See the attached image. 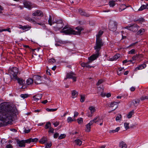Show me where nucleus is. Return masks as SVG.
Masks as SVG:
<instances>
[{
	"label": "nucleus",
	"instance_id": "1",
	"mask_svg": "<svg viewBox=\"0 0 148 148\" xmlns=\"http://www.w3.org/2000/svg\"><path fill=\"white\" fill-rule=\"evenodd\" d=\"M17 111L15 108L6 102L0 104V127L6 125L12 121Z\"/></svg>",
	"mask_w": 148,
	"mask_h": 148
},
{
	"label": "nucleus",
	"instance_id": "2",
	"mask_svg": "<svg viewBox=\"0 0 148 148\" xmlns=\"http://www.w3.org/2000/svg\"><path fill=\"white\" fill-rule=\"evenodd\" d=\"M103 33V32L101 30L99 31L98 34L96 35V40L95 45L94 47V49L95 50L96 53L93 54L89 58V60H93L96 59L99 56V51L101 47L103 45L104 43L100 37Z\"/></svg>",
	"mask_w": 148,
	"mask_h": 148
},
{
	"label": "nucleus",
	"instance_id": "3",
	"mask_svg": "<svg viewBox=\"0 0 148 148\" xmlns=\"http://www.w3.org/2000/svg\"><path fill=\"white\" fill-rule=\"evenodd\" d=\"M75 29L77 30V31H76L71 28L65 26L61 30V32L66 35H78L81 34V32L83 30L82 28L81 27H77L75 28Z\"/></svg>",
	"mask_w": 148,
	"mask_h": 148
},
{
	"label": "nucleus",
	"instance_id": "4",
	"mask_svg": "<svg viewBox=\"0 0 148 148\" xmlns=\"http://www.w3.org/2000/svg\"><path fill=\"white\" fill-rule=\"evenodd\" d=\"M140 27L136 24H134L131 25L130 26H128L125 27V28L133 32H136L137 31Z\"/></svg>",
	"mask_w": 148,
	"mask_h": 148
},
{
	"label": "nucleus",
	"instance_id": "5",
	"mask_svg": "<svg viewBox=\"0 0 148 148\" xmlns=\"http://www.w3.org/2000/svg\"><path fill=\"white\" fill-rule=\"evenodd\" d=\"M117 23L116 22L113 21H110L109 25L110 30L112 31H115L117 29Z\"/></svg>",
	"mask_w": 148,
	"mask_h": 148
},
{
	"label": "nucleus",
	"instance_id": "6",
	"mask_svg": "<svg viewBox=\"0 0 148 148\" xmlns=\"http://www.w3.org/2000/svg\"><path fill=\"white\" fill-rule=\"evenodd\" d=\"M55 23H56V25L53 27V28L55 29V30L60 29L63 26V23L62 21L61 20L56 21L55 22Z\"/></svg>",
	"mask_w": 148,
	"mask_h": 148
},
{
	"label": "nucleus",
	"instance_id": "7",
	"mask_svg": "<svg viewBox=\"0 0 148 148\" xmlns=\"http://www.w3.org/2000/svg\"><path fill=\"white\" fill-rule=\"evenodd\" d=\"M34 83L36 84H40L42 83V79L41 77L38 75H35L34 76Z\"/></svg>",
	"mask_w": 148,
	"mask_h": 148
},
{
	"label": "nucleus",
	"instance_id": "8",
	"mask_svg": "<svg viewBox=\"0 0 148 148\" xmlns=\"http://www.w3.org/2000/svg\"><path fill=\"white\" fill-rule=\"evenodd\" d=\"M23 4L25 8L29 10H31L32 8L34 7L32 3L29 1L24 0L23 1Z\"/></svg>",
	"mask_w": 148,
	"mask_h": 148
},
{
	"label": "nucleus",
	"instance_id": "9",
	"mask_svg": "<svg viewBox=\"0 0 148 148\" xmlns=\"http://www.w3.org/2000/svg\"><path fill=\"white\" fill-rule=\"evenodd\" d=\"M18 72V68L16 67H14L12 68L10 72V73L14 79L16 78Z\"/></svg>",
	"mask_w": 148,
	"mask_h": 148
},
{
	"label": "nucleus",
	"instance_id": "10",
	"mask_svg": "<svg viewBox=\"0 0 148 148\" xmlns=\"http://www.w3.org/2000/svg\"><path fill=\"white\" fill-rule=\"evenodd\" d=\"M32 15L34 16H42L43 15V13L42 11L39 10H37L33 13Z\"/></svg>",
	"mask_w": 148,
	"mask_h": 148
},
{
	"label": "nucleus",
	"instance_id": "11",
	"mask_svg": "<svg viewBox=\"0 0 148 148\" xmlns=\"http://www.w3.org/2000/svg\"><path fill=\"white\" fill-rule=\"evenodd\" d=\"M120 103L119 102H112L110 104L109 107L111 108L114 107L112 111L114 110L118 107V104Z\"/></svg>",
	"mask_w": 148,
	"mask_h": 148
},
{
	"label": "nucleus",
	"instance_id": "12",
	"mask_svg": "<svg viewBox=\"0 0 148 148\" xmlns=\"http://www.w3.org/2000/svg\"><path fill=\"white\" fill-rule=\"evenodd\" d=\"M89 110L90 111V113L89 112L88 113V116L89 117H91L93 113L96 111L95 107L93 106H90L89 108Z\"/></svg>",
	"mask_w": 148,
	"mask_h": 148
},
{
	"label": "nucleus",
	"instance_id": "13",
	"mask_svg": "<svg viewBox=\"0 0 148 148\" xmlns=\"http://www.w3.org/2000/svg\"><path fill=\"white\" fill-rule=\"evenodd\" d=\"M42 96V94H37L33 96V98L34 101H37L38 100L41 99Z\"/></svg>",
	"mask_w": 148,
	"mask_h": 148
},
{
	"label": "nucleus",
	"instance_id": "14",
	"mask_svg": "<svg viewBox=\"0 0 148 148\" xmlns=\"http://www.w3.org/2000/svg\"><path fill=\"white\" fill-rule=\"evenodd\" d=\"M78 11L79 13L82 16H84L86 17L90 16L89 14L87 13L85 11L83 10L79 9Z\"/></svg>",
	"mask_w": 148,
	"mask_h": 148
},
{
	"label": "nucleus",
	"instance_id": "15",
	"mask_svg": "<svg viewBox=\"0 0 148 148\" xmlns=\"http://www.w3.org/2000/svg\"><path fill=\"white\" fill-rule=\"evenodd\" d=\"M17 143L18 144V145L19 146L21 147H24L25 146V143L24 140H22L21 141L18 140L17 141Z\"/></svg>",
	"mask_w": 148,
	"mask_h": 148
},
{
	"label": "nucleus",
	"instance_id": "16",
	"mask_svg": "<svg viewBox=\"0 0 148 148\" xmlns=\"http://www.w3.org/2000/svg\"><path fill=\"white\" fill-rule=\"evenodd\" d=\"M14 79L17 80L18 83L21 85H23L25 83V81L21 78H19L17 77Z\"/></svg>",
	"mask_w": 148,
	"mask_h": 148
},
{
	"label": "nucleus",
	"instance_id": "17",
	"mask_svg": "<svg viewBox=\"0 0 148 148\" xmlns=\"http://www.w3.org/2000/svg\"><path fill=\"white\" fill-rule=\"evenodd\" d=\"M146 67V65L145 63L143 64L139 65L138 67L136 68L135 70H141L145 68Z\"/></svg>",
	"mask_w": 148,
	"mask_h": 148
},
{
	"label": "nucleus",
	"instance_id": "18",
	"mask_svg": "<svg viewBox=\"0 0 148 148\" xmlns=\"http://www.w3.org/2000/svg\"><path fill=\"white\" fill-rule=\"evenodd\" d=\"M134 21L138 23H142L145 22V19L143 18H140L138 19H134Z\"/></svg>",
	"mask_w": 148,
	"mask_h": 148
},
{
	"label": "nucleus",
	"instance_id": "19",
	"mask_svg": "<svg viewBox=\"0 0 148 148\" xmlns=\"http://www.w3.org/2000/svg\"><path fill=\"white\" fill-rule=\"evenodd\" d=\"M95 119H96L95 121V123H100L101 122H103V119L102 118H101L100 117L98 116H97L95 117Z\"/></svg>",
	"mask_w": 148,
	"mask_h": 148
},
{
	"label": "nucleus",
	"instance_id": "20",
	"mask_svg": "<svg viewBox=\"0 0 148 148\" xmlns=\"http://www.w3.org/2000/svg\"><path fill=\"white\" fill-rule=\"evenodd\" d=\"M47 137H43L40 139L39 142L41 144H44L47 142Z\"/></svg>",
	"mask_w": 148,
	"mask_h": 148
},
{
	"label": "nucleus",
	"instance_id": "21",
	"mask_svg": "<svg viewBox=\"0 0 148 148\" xmlns=\"http://www.w3.org/2000/svg\"><path fill=\"white\" fill-rule=\"evenodd\" d=\"M143 57V55L141 54H136V55L134 56H133L132 59L133 60H136L137 59H138L139 58L142 57Z\"/></svg>",
	"mask_w": 148,
	"mask_h": 148
},
{
	"label": "nucleus",
	"instance_id": "22",
	"mask_svg": "<svg viewBox=\"0 0 148 148\" xmlns=\"http://www.w3.org/2000/svg\"><path fill=\"white\" fill-rule=\"evenodd\" d=\"M48 22L49 24L51 26L55 23V21L52 22V17L51 15H49Z\"/></svg>",
	"mask_w": 148,
	"mask_h": 148
},
{
	"label": "nucleus",
	"instance_id": "23",
	"mask_svg": "<svg viewBox=\"0 0 148 148\" xmlns=\"http://www.w3.org/2000/svg\"><path fill=\"white\" fill-rule=\"evenodd\" d=\"M140 101V100L139 99H135L132 102L134 106H137L139 104Z\"/></svg>",
	"mask_w": 148,
	"mask_h": 148
},
{
	"label": "nucleus",
	"instance_id": "24",
	"mask_svg": "<svg viewBox=\"0 0 148 148\" xmlns=\"http://www.w3.org/2000/svg\"><path fill=\"white\" fill-rule=\"evenodd\" d=\"M119 147L121 148H126L127 145L124 142L122 141L120 143Z\"/></svg>",
	"mask_w": 148,
	"mask_h": 148
},
{
	"label": "nucleus",
	"instance_id": "25",
	"mask_svg": "<svg viewBox=\"0 0 148 148\" xmlns=\"http://www.w3.org/2000/svg\"><path fill=\"white\" fill-rule=\"evenodd\" d=\"M72 97L74 98L76 97L78 95V92L75 90H72L71 92Z\"/></svg>",
	"mask_w": 148,
	"mask_h": 148
},
{
	"label": "nucleus",
	"instance_id": "26",
	"mask_svg": "<svg viewBox=\"0 0 148 148\" xmlns=\"http://www.w3.org/2000/svg\"><path fill=\"white\" fill-rule=\"evenodd\" d=\"M74 75L73 73H67L66 75V77L65 78V79H66L67 78H72L73 76V75Z\"/></svg>",
	"mask_w": 148,
	"mask_h": 148
},
{
	"label": "nucleus",
	"instance_id": "27",
	"mask_svg": "<svg viewBox=\"0 0 148 148\" xmlns=\"http://www.w3.org/2000/svg\"><path fill=\"white\" fill-rule=\"evenodd\" d=\"M120 56V55L119 53H117L115 55H114L112 58V61L116 60H117L119 58Z\"/></svg>",
	"mask_w": 148,
	"mask_h": 148
},
{
	"label": "nucleus",
	"instance_id": "28",
	"mask_svg": "<svg viewBox=\"0 0 148 148\" xmlns=\"http://www.w3.org/2000/svg\"><path fill=\"white\" fill-rule=\"evenodd\" d=\"M26 83L28 85L31 84L33 83V80L31 78H29L27 80Z\"/></svg>",
	"mask_w": 148,
	"mask_h": 148
},
{
	"label": "nucleus",
	"instance_id": "29",
	"mask_svg": "<svg viewBox=\"0 0 148 148\" xmlns=\"http://www.w3.org/2000/svg\"><path fill=\"white\" fill-rule=\"evenodd\" d=\"M75 142L76 145L79 146L81 145L82 144V141L79 139H76L75 141Z\"/></svg>",
	"mask_w": 148,
	"mask_h": 148
},
{
	"label": "nucleus",
	"instance_id": "30",
	"mask_svg": "<svg viewBox=\"0 0 148 148\" xmlns=\"http://www.w3.org/2000/svg\"><path fill=\"white\" fill-rule=\"evenodd\" d=\"M31 28V27L28 25H25L23 26L22 29L27 31L29 30Z\"/></svg>",
	"mask_w": 148,
	"mask_h": 148
},
{
	"label": "nucleus",
	"instance_id": "31",
	"mask_svg": "<svg viewBox=\"0 0 148 148\" xmlns=\"http://www.w3.org/2000/svg\"><path fill=\"white\" fill-rule=\"evenodd\" d=\"M134 110H132V111L129 112L127 116V118L129 119L130 118L132 117V115L134 114Z\"/></svg>",
	"mask_w": 148,
	"mask_h": 148
},
{
	"label": "nucleus",
	"instance_id": "32",
	"mask_svg": "<svg viewBox=\"0 0 148 148\" xmlns=\"http://www.w3.org/2000/svg\"><path fill=\"white\" fill-rule=\"evenodd\" d=\"M90 126L91 125L88 123L86 125V129H85V130L86 132H89L90 131L91 128Z\"/></svg>",
	"mask_w": 148,
	"mask_h": 148
},
{
	"label": "nucleus",
	"instance_id": "33",
	"mask_svg": "<svg viewBox=\"0 0 148 148\" xmlns=\"http://www.w3.org/2000/svg\"><path fill=\"white\" fill-rule=\"evenodd\" d=\"M120 129V127H117L115 130H110L109 133H114L115 132H117Z\"/></svg>",
	"mask_w": 148,
	"mask_h": 148
},
{
	"label": "nucleus",
	"instance_id": "34",
	"mask_svg": "<svg viewBox=\"0 0 148 148\" xmlns=\"http://www.w3.org/2000/svg\"><path fill=\"white\" fill-rule=\"evenodd\" d=\"M145 32V29H144L141 28L137 32V35H140L143 33Z\"/></svg>",
	"mask_w": 148,
	"mask_h": 148
},
{
	"label": "nucleus",
	"instance_id": "35",
	"mask_svg": "<svg viewBox=\"0 0 148 148\" xmlns=\"http://www.w3.org/2000/svg\"><path fill=\"white\" fill-rule=\"evenodd\" d=\"M122 118V115L120 114H119L116 118V121H120Z\"/></svg>",
	"mask_w": 148,
	"mask_h": 148
},
{
	"label": "nucleus",
	"instance_id": "36",
	"mask_svg": "<svg viewBox=\"0 0 148 148\" xmlns=\"http://www.w3.org/2000/svg\"><path fill=\"white\" fill-rule=\"evenodd\" d=\"M123 70H124V71L125 70V69H124L123 68H119L118 69V71L117 72V74H118V75H121V74H122V73L120 72L123 71Z\"/></svg>",
	"mask_w": 148,
	"mask_h": 148
},
{
	"label": "nucleus",
	"instance_id": "37",
	"mask_svg": "<svg viewBox=\"0 0 148 148\" xmlns=\"http://www.w3.org/2000/svg\"><path fill=\"white\" fill-rule=\"evenodd\" d=\"M80 101L81 102L83 103L84 102L85 100V95H80Z\"/></svg>",
	"mask_w": 148,
	"mask_h": 148
},
{
	"label": "nucleus",
	"instance_id": "38",
	"mask_svg": "<svg viewBox=\"0 0 148 148\" xmlns=\"http://www.w3.org/2000/svg\"><path fill=\"white\" fill-rule=\"evenodd\" d=\"M90 57H89L88 58V59L89 60V62L88 63H86V66L85 67H86V68H90L92 66H90L88 64V63H90L92 61H93V60H89V58Z\"/></svg>",
	"mask_w": 148,
	"mask_h": 148
},
{
	"label": "nucleus",
	"instance_id": "39",
	"mask_svg": "<svg viewBox=\"0 0 148 148\" xmlns=\"http://www.w3.org/2000/svg\"><path fill=\"white\" fill-rule=\"evenodd\" d=\"M51 126V124L49 122L47 123L45 125V128L46 129H47L50 127Z\"/></svg>",
	"mask_w": 148,
	"mask_h": 148
},
{
	"label": "nucleus",
	"instance_id": "40",
	"mask_svg": "<svg viewBox=\"0 0 148 148\" xmlns=\"http://www.w3.org/2000/svg\"><path fill=\"white\" fill-rule=\"evenodd\" d=\"M109 4L110 7H113L115 5V1H110L109 2Z\"/></svg>",
	"mask_w": 148,
	"mask_h": 148
},
{
	"label": "nucleus",
	"instance_id": "41",
	"mask_svg": "<svg viewBox=\"0 0 148 148\" xmlns=\"http://www.w3.org/2000/svg\"><path fill=\"white\" fill-rule=\"evenodd\" d=\"M66 135L65 134H61L58 137V139L59 140L62 139L66 137Z\"/></svg>",
	"mask_w": 148,
	"mask_h": 148
},
{
	"label": "nucleus",
	"instance_id": "42",
	"mask_svg": "<svg viewBox=\"0 0 148 148\" xmlns=\"http://www.w3.org/2000/svg\"><path fill=\"white\" fill-rule=\"evenodd\" d=\"M146 9V5H142L140 7L139 9V11H142L143 10Z\"/></svg>",
	"mask_w": 148,
	"mask_h": 148
},
{
	"label": "nucleus",
	"instance_id": "43",
	"mask_svg": "<svg viewBox=\"0 0 148 148\" xmlns=\"http://www.w3.org/2000/svg\"><path fill=\"white\" fill-rule=\"evenodd\" d=\"M29 96V95L28 94H22L20 95L21 97L24 99L27 98Z\"/></svg>",
	"mask_w": 148,
	"mask_h": 148
},
{
	"label": "nucleus",
	"instance_id": "44",
	"mask_svg": "<svg viewBox=\"0 0 148 148\" xmlns=\"http://www.w3.org/2000/svg\"><path fill=\"white\" fill-rule=\"evenodd\" d=\"M77 121L79 124H80L83 123V119L82 118H79L77 119Z\"/></svg>",
	"mask_w": 148,
	"mask_h": 148
},
{
	"label": "nucleus",
	"instance_id": "45",
	"mask_svg": "<svg viewBox=\"0 0 148 148\" xmlns=\"http://www.w3.org/2000/svg\"><path fill=\"white\" fill-rule=\"evenodd\" d=\"M129 123H125L124 124V126L126 130H127L129 129L130 128L129 127Z\"/></svg>",
	"mask_w": 148,
	"mask_h": 148
},
{
	"label": "nucleus",
	"instance_id": "46",
	"mask_svg": "<svg viewBox=\"0 0 148 148\" xmlns=\"http://www.w3.org/2000/svg\"><path fill=\"white\" fill-rule=\"evenodd\" d=\"M57 110V108L56 109H49L48 108H47L46 110L48 112H54L56 111Z\"/></svg>",
	"mask_w": 148,
	"mask_h": 148
},
{
	"label": "nucleus",
	"instance_id": "47",
	"mask_svg": "<svg viewBox=\"0 0 148 148\" xmlns=\"http://www.w3.org/2000/svg\"><path fill=\"white\" fill-rule=\"evenodd\" d=\"M48 62L49 63L52 64V63H55V62H56V60L54 58H51V59L49 60Z\"/></svg>",
	"mask_w": 148,
	"mask_h": 148
},
{
	"label": "nucleus",
	"instance_id": "48",
	"mask_svg": "<svg viewBox=\"0 0 148 148\" xmlns=\"http://www.w3.org/2000/svg\"><path fill=\"white\" fill-rule=\"evenodd\" d=\"M135 50L134 49H132L128 52V54H134L135 53Z\"/></svg>",
	"mask_w": 148,
	"mask_h": 148
},
{
	"label": "nucleus",
	"instance_id": "49",
	"mask_svg": "<svg viewBox=\"0 0 148 148\" xmlns=\"http://www.w3.org/2000/svg\"><path fill=\"white\" fill-rule=\"evenodd\" d=\"M30 139L31 142H36L38 140V138H30Z\"/></svg>",
	"mask_w": 148,
	"mask_h": 148
},
{
	"label": "nucleus",
	"instance_id": "50",
	"mask_svg": "<svg viewBox=\"0 0 148 148\" xmlns=\"http://www.w3.org/2000/svg\"><path fill=\"white\" fill-rule=\"evenodd\" d=\"M48 132L49 133H52L53 134L54 133V129L51 127H50L49 128V130L48 131Z\"/></svg>",
	"mask_w": 148,
	"mask_h": 148
},
{
	"label": "nucleus",
	"instance_id": "51",
	"mask_svg": "<svg viewBox=\"0 0 148 148\" xmlns=\"http://www.w3.org/2000/svg\"><path fill=\"white\" fill-rule=\"evenodd\" d=\"M95 118L94 119L92 120H91L90 121V123H88L89 125H92L94 123H95Z\"/></svg>",
	"mask_w": 148,
	"mask_h": 148
},
{
	"label": "nucleus",
	"instance_id": "52",
	"mask_svg": "<svg viewBox=\"0 0 148 148\" xmlns=\"http://www.w3.org/2000/svg\"><path fill=\"white\" fill-rule=\"evenodd\" d=\"M59 136V134L56 132L54 133L53 135V137L55 138H57Z\"/></svg>",
	"mask_w": 148,
	"mask_h": 148
},
{
	"label": "nucleus",
	"instance_id": "53",
	"mask_svg": "<svg viewBox=\"0 0 148 148\" xmlns=\"http://www.w3.org/2000/svg\"><path fill=\"white\" fill-rule=\"evenodd\" d=\"M67 121L68 123H69L73 121V120L71 117H69L67 118Z\"/></svg>",
	"mask_w": 148,
	"mask_h": 148
},
{
	"label": "nucleus",
	"instance_id": "54",
	"mask_svg": "<svg viewBox=\"0 0 148 148\" xmlns=\"http://www.w3.org/2000/svg\"><path fill=\"white\" fill-rule=\"evenodd\" d=\"M103 80L102 79L99 80L97 83V85L99 86L103 82Z\"/></svg>",
	"mask_w": 148,
	"mask_h": 148
},
{
	"label": "nucleus",
	"instance_id": "55",
	"mask_svg": "<svg viewBox=\"0 0 148 148\" xmlns=\"http://www.w3.org/2000/svg\"><path fill=\"white\" fill-rule=\"evenodd\" d=\"M24 142H25V143H31V142L30 138H29L28 139H27L26 140H24Z\"/></svg>",
	"mask_w": 148,
	"mask_h": 148
},
{
	"label": "nucleus",
	"instance_id": "56",
	"mask_svg": "<svg viewBox=\"0 0 148 148\" xmlns=\"http://www.w3.org/2000/svg\"><path fill=\"white\" fill-rule=\"evenodd\" d=\"M3 8L0 5V14L3 13Z\"/></svg>",
	"mask_w": 148,
	"mask_h": 148
},
{
	"label": "nucleus",
	"instance_id": "57",
	"mask_svg": "<svg viewBox=\"0 0 148 148\" xmlns=\"http://www.w3.org/2000/svg\"><path fill=\"white\" fill-rule=\"evenodd\" d=\"M24 132H25V133H29L30 131V130L29 129L28 130H26L25 128H24Z\"/></svg>",
	"mask_w": 148,
	"mask_h": 148
},
{
	"label": "nucleus",
	"instance_id": "58",
	"mask_svg": "<svg viewBox=\"0 0 148 148\" xmlns=\"http://www.w3.org/2000/svg\"><path fill=\"white\" fill-rule=\"evenodd\" d=\"M59 122H56L54 123H53V124L55 127H56L59 125Z\"/></svg>",
	"mask_w": 148,
	"mask_h": 148
},
{
	"label": "nucleus",
	"instance_id": "59",
	"mask_svg": "<svg viewBox=\"0 0 148 148\" xmlns=\"http://www.w3.org/2000/svg\"><path fill=\"white\" fill-rule=\"evenodd\" d=\"M51 145H52V144H51V143H47V144H46V147L47 148L50 147L51 146Z\"/></svg>",
	"mask_w": 148,
	"mask_h": 148
},
{
	"label": "nucleus",
	"instance_id": "60",
	"mask_svg": "<svg viewBox=\"0 0 148 148\" xmlns=\"http://www.w3.org/2000/svg\"><path fill=\"white\" fill-rule=\"evenodd\" d=\"M7 4L8 6L11 5L12 6H15L16 5L15 4L11 3H7Z\"/></svg>",
	"mask_w": 148,
	"mask_h": 148
},
{
	"label": "nucleus",
	"instance_id": "61",
	"mask_svg": "<svg viewBox=\"0 0 148 148\" xmlns=\"http://www.w3.org/2000/svg\"><path fill=\"white\" fill-rule=\"evenodd\" d=\"M79 113H78L76 112L75 111L74 112V117H76L78 115Z\"/></svg>",
	"mask_w": 148,
	"mask_h": 148
},
{
	"label": "nucleus",
	"instance_id": "62",
	"mask_svg": "<svg viewBox=\"0 0 148 148\" xmlns=\"http://www.w3.org/2000/svg\"><path fill=\"white\" fill-rule=\"evenodd\" d=\"M136 88L134 87H132L130 88V90L131 91H134L135 90Z\"/></svg>",
	"mask_w": 148,
	"mask_h": 148
},
{
	"label": "nucleus",
	"instance_id": "63",
	"mask_svg": "<svg viewBox=\"0 0 148 148\" xmlns=\"http://www.w3.org/2000/svg\"><path fill=\"white\" fill-rule=\"evenodd\" d=\"M6 148H12L13 147L11 145L9 144L6 146Z\"/></svg>",
	"mask_w": 148,
	"mask_h": 148
},
{
	"label": "nucleus",
	"instance_id": "64",
	"mask_svg": "<svg viewBox=\"0 0 148 148\" xmlns=\"http://www.w3.org/2000/svg\"><path fill=\"white\" fill-rule=\"evenodd\" d=\"M1 143L2 144H4L5 143V140L4 139H3L1 140Z\"/></svg>",
	"mask_w": 148,
	"mask_h": 148
}]
</instances>
